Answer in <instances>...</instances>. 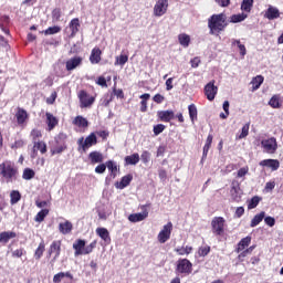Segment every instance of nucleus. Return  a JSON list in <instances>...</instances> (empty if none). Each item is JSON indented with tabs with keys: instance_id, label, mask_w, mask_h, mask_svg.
Returning a JSON list of instances; mask_svg holds the SVG:
<instances>
[{
	"instance_id": "obj_24",
	"label": "nucleus",
	"mask_w": 283,
	"mask_h": 283,
	"mask_svg": "<svg viewBox=\"0 0 283 283\" xmlns=\"http://www.w3.org/2000/svg\"><path fill=\"white\" fill-rule=\"evenodd\" d=\"M73 249L75 251V256L83 255L85 249V240L78 239L73 243Z\"/></svg>"
},
{
	"instance_id": "obj_56",
	"label": "nucleus",
	"mask_w": 283,
	"mask_h": 283,
	"mask_svg": "<svg viewBox=\"0 0 283 283\" xmlns=\"http://www.w3.org/2000/svg\"><path fill=\"white\" fill-rule=\"evenodd\" d=\"M65 140H67V135H65L64 133H60L56 137H55V143L56 144H65Z\"/></svg>"
},
{
	"instance_id": "obj_33",
	"label": "nucleus",
	"mask_w": 283,
	"mask_h": 283,
	"mask_svg": "<svg viewBox=\"0 0 283 283\" xmlns=\"http://www.w3.org/2000/svg\"><path fill=\"white\" fill-rule=\"evenodd\" d=\"M64 277H69V280H72V273L70 272H60L53 276L54 283H61Z\"/></svg>"
},
{
	"instance_id": "obj_37",
	"label": "nucleus",
	"mask_w": 283,
	"mask_h": 283,
	"mask_svg": "<svg viewBox=\"0 0 283 283\" xmlns=\"http://www.w3.org/2000/svg\"><path fill=\"white\" fill-rule=\"evenodd\" d=\"M249 17L247 13H238L230 17V23H242Z\"/></svg>"
},
{
	"instance_id": "obj_21",
	"label": "nucleus",
	"mask_w": 283,
	"mask_h": 283,
	"mask_svg": "<svg viewBox=\"0 0 283 283\" xmlns=\"http://www.w3.org/2000/svg\"><path fill=\"white\" fill-rule=\"evenodd\" d=\"M106 168L109 171L111 178H116L118 175V164H116L114 160H108L106 161Z\"/></svg>"
},
{
	"instance_id": "obj_36",
	"label": "nucleus",
	"mask_w": 283,
	"mask_h": 283,
	"mask_svg": "<svg viewBox=\"0 0 283 283\" xmlns=\"http://www.w3.org/2000/svg\"><path fill=\"white\" fill-rule=\"evenodd\" d=\"M140 161V156L138 154H133L125 157L126 165H137Z\"/></svg>"
},
{
	"instance_id": "obj_62",
	"label": "nucleus",
	"mask_w": 283,
	"mask_h": 283,
	"mask_svg": "<svg viewBox=\"0 0 283 283\" xmlns=\"http://www.w3.org/2000/svg\"><path fill=\"white\" fill-rule=\"evenodd\" d=\"M96 84L101 87H107V80H105L103 76H99L96 81Z\"/></svg>"
},
{
	"instance_id": "obj_20",
	"label": "nucleus",
	"mask_w": 283,
	"mask_h": 283,
	"mask_svg": "<svg viewBox=\"0 0 283 283\" xmlns=\"http://www.w3.org/2000/svg\"><path fill=\"white\" fill-rule=\"evenodd\" d=\"M74 229V226L70 221L61 222L59 224V231L62 233V235H67L72 233V230Z\"/></svg>"
},
{
	"instance_id": "obj_42",
	"label": "nucleus",
	"mask_w": 283,
	"mask_h": 283,
	"mask_svg": "<svg viewBox=\"0 0 283 283\" xmlns=\"http://www.w3.org/2000/svg\"><path fill=\"white\" fill-rule=\"evenodd\" d=\"M241 10L243 12H251V10H253V0H243L241 3Z\"/></svg>"
},
{
	"instance_id": "obj_23",
	"label": "nucleus",
	"mask_w": 283,
	"mask_h": 283,
	"mask_svg": "<svg viewBox=\"0 0 283 283\" xmlns=\"http://www.w3.org/2000/svg\"><path fill=\"white\" fill-rule=\"evenodd\" d=\"M101 54H102L101 49L94 48L91 52V55H90V62L93 65H96V64L101 63Z\"/></svg>"
},
{
	"instance_id": "obj_27",
	"label": "nucleus",
	"mask_w": 283,
	"mask_h": 283,
	"mask_svg": "<svg viewBox=\"0 0 283 283\" xmlns=\"http://www.w3.org/2000/svg\"><path fill=\"white\" fill-rule=\"evenodd\" d=\"M129 182H132V176L127 175L124 176L120 181H117L115 187L116 189H125V187H128Z\"/></svg>"
},
{
	"instance_id": "obj_45",
	"label": "nucleus",
	"mask_w": 283,
	"mask_h": 283,
	"mask_svg": "<svg viewBox=\"0 0 283 283\" xmlns=\"http://www.w3.org/2000/svg\"><path fill=\"white\" fill-rule=\"evenodd\" d=\"M269 105L274 109L282 107V104H280V97L277 95L272 96V98L269 102Z\"/></svg>"
},
{
	"instance_id": "obj_15",
	"label": "nucleus",
	"mask_w": 283,
	"mask_h": 283,
	"mask_svg": "<svg viewBox=\"0 0 283 283\" xmlns=\"http://www.w3.org/2000/svg\"><path fill=\"white\" fill-rule=\"evenodd\" d=\"M15 118H17L18 125L23 127L25 125V123L28 122V118H29L28 111L23 109L21 107H18V111L15 113Z\"/></svg>"
},
{
	"instance_id": "obj_16",
	"label": "nucleus",
	"mask_w": 283,
	"mask_h": 283,
	"mask_svg": "<svg viewBox=\"0 0 283 283\" xmlns=\"http://www.w3.org/2000/svg\"><path fill=\"white\" fill-rule=\"evenodd\" d=\"M261 167H269L272 171L280 169V160L277 159H264L259 163Z\"/></svg>"
},
{
	"instance_id": "obj_25",
	"label": "nucleus",
	"mask_w": 283,
	"mask_h": 283,
	"mask_svg": "<svg viewBox=\"0 0 283 283\" xmlns=\"http://www.w3.org/2000/svg\"><path fill=\"white\" fill-rule=\"evenodd\" d=\"M158 116L164 123H169V120H174L175 114L174 111H161Z\"/></svg>"
},
{
	"instance_id": "obj_7",
	"label": "nucleus",
	"mask_w": 283,
	"mask_h": 283,
	"mask_svg": "<svg viewBox=\"0 0 283 283\" xmlns=\"http://www.w3.org/2000/svg\"><path fill=\"white\" fill-rule=\"evenodd\" d=\"M261 146L266 154H275V151H277V139H275V137L263 139Z\"/></svg>"
},
{
	"instance_id": "obj_50",
	"label": "nucleus",
	"mask_w": 283,
	"mask_h": 283,
	"mask_svg": "<svg viewBox=\"0 0 283 283\" xmlns=\"http://www.w3.org/2000/svg\"><path fill=\"white\" fill-rule=\"evenodd\" d=\"M128 220L129 222H143V214L142 212L129 214Z\"/></svg>"
},
{
	"instance_id": "obj_63",
	"label": "nucleus",
	"mask_w": 283,
	"mask_h": 283,
	"mask_svg": "<svg viewBox=\"0 0 283 283\" xmlns=\"http://www.w3.org/2000/svg\"><path fill=\"white\" fill-rule=\"evenodd\" d=\"M191 67H198V65H200V57H193L191 61Z\"/></svg>"
},
{
	"instance_id": "obj_64",
	"label": "nucleus",
	"mask_w": 283,
	"mask_h": 283,
	"mask_svg": "<svg viewBox=\"0 0 283 283\" xmlns=\"http://www.w3.org/2000/svg\"><path fill=\"white\" fill-rule=\"evenodd\" d=\"M23 255V249H18L12 252L13 258H21Z\"/></svg>"
},
{
	"instance_id": "obj_55",
	"label": "nucleus",
	"mask_w": 283,
	"mask_h": 283,
	"mask_svg": "<svg viewBox=\"0 0 283 283\" xmlns=\"http://www.w3.org/2000/svg\"><path fill=\"white\" fill-rule=\"evenodd\" d=\"M249 136V124H245L242 129L241 134L239 135V139L247 138Z\"/></svg>"
},
{
	"instance_id": "obj_9",
	"label": "nucleus",
	"mask_w": 283,
	"mask_h": 283,
	"mask_svg": "<svg viewBox=\"0 0 283 283\" xmlns=\"http://www.w3.org/2000/svg\"><path fill=\"white\" fill-rule=\"evenodd\" d=\"M211 227L216 235H222L224 233V218L216 217L211 222Z\"/></svg>"
},
{
	"instance_id": "obj_1",
	"label": "nucleus",
	"mask_w": 283,
	"mask_h": 283,
	"mask_svg": "<svg viewBox=\"0 0 283 283\" xmlns=\"http://www.w3.org/2000/svg\"><path fill=\"white\" fill-rule=\"evenodd\" d=\"M0 178L4 182H14L19 178V168L11 160H4L0 164Z\"/></svg>"
},
{
	"instance_id": "obj_32",
	"label": "nucleus",
	"mask_w": 283,
	"mask_h": 283,
	"mask_svg": "<svg viewBox=\"0 0 283 283\" xmlns=\"http://www.w3.org/2000/svg\"><path fill=\"white\" fill-rule=\"evenodd\" d=\"M188 112L191 123H196V120H198V107H196V104H190L188 106Z\"/></svg>"
},
{
	"instance_id": "obj_2",
	"label": "nucleus",
	"mask_w": 283,
	"mask_h": 283,
	"mask_svg": "<svg viewBox=\"0 0 283 283\" xmlns=\"http://www.w3.org/2000/svg\"><path fill=\"white\" fill-rule=\"evenodd\" d=\"M229 23L227 22V15L224 13L212 14L208 19V28L210 34L218 36L221 32H224Z\"/></svg>"
},
{
	"instance_id": "obj_43",
	"label": "nucleus",
	"mask_w": 283,
	"mask_h": 283,
	"mask_svg": "<svg viewBox=\"0 0 283 283\" xmlns=\"http://www.w3.org/2000/svg\"><path fill=\"white\" fill-rule=\"evenodd\" d=\"M128 61L129 56L122 53L120 55L115 57V65H120V67H123V65H125V63H127Z\"/></svg>"
},
{
	"instance_id": "obj_47",
	"label": "nucleus",
	"mask_w": 283,
	"mask_h": 283,
	"mask_svg": "<svg viewBox=\"0 0 283 283\" xmlns=\"http://www.w3.org/2000/svg\"><path fill=\"white\" fill-rule=\"evenodd\" d=\"M34 176H35V172L32 169L25 168L23 170V174H22L23 180H32V178H34Z\"/></svg>"
},
{
	"instance_id": "obj_3",
	"label": "nucleus",
	"mask_w": 283,
	"mask_h": 283,
	"mask_svg": "<svg viewBox=\"0 0 283 283\" xmlns=\"http://www.w3.org/2000/svg\"><path fill=\"white\" fill-rule=\"evenodd\" d=\"M98 138L96 137L95 133H91L86 138L81 137L77 139V151L84 153L90 149V147H94V145H97Z\"/></svg>"
},
{
	"instance_id": "obj_12",
	"label": "nucleus",
	"mask_w": 283,
	"mask_h": 283,
	"mask_svg": "<svg viewBox=\"0 0 283 283\" xmlns=\"http://www.w3.org/2000/svg\"><path fill=\"white\" fill-rule=\"evenodd\" d=\"M205 94L208 101H213L216 98V94H218V86H216V81H211L205 86Z\"/></svg>"
},
{
	"instance_id": "obj_44",
	"label": "nucleus",
	"mask_w": 283,
	"mask_h": 283,
	"mask_svg": "<svg viewBox=\"0 0 283 283\" xmlns=\"http://www.w3.org/2000/svg\"><path fill=\"white\" fill-rule=\"evenodd\" d=\"M50 213L49 209H42L40 212L36 213L34 220L35 222H43L45 220V217Z\"/></svg>"
},
{
	"instance_id": "obj_61",
	"label": "nucleus",
	"mask_w": 283,
	"mask_h": 283,
	"mask_svg": "<svg viewBox=\"0 0 283 283\" xmlns=\"http://www.w3.org/2000/svg\"><path fill=\"white\" fill-rule=\"evenodd\" d=\"M210 251H211V248H209V247L201 248V249H199V255L205 258L206 255H209Z\"/></svg>"
},
{
	"instance_id": "obj_11",
	"label": "nucleus",
	"mask_w": 283,
	"mask_h": 283,
	"mask_svg": "<svg viewBox=\"0 0 283 283\" xmlns=\"http://www.w3.org/2000/svg\"><path fill=\"white\" fill-rule=\"evenodd\" d=\"M53 259L51 260L52 264L56 260H59V256L61 255V241H53L49 248V255H53Z\"/></svg>"
},
{
	"instance_id": "obj_28",
	"label": "nucleus",
	"mask_w": 283,
	"mask_h": 283,
	"mask_svg": "<svg viewBox=\"0 0 283 283\" xmlns=\"http://www.w3.org/2000/svg\"><path fill=\"white\" fill-rule=\"evenodd\" d=\"M73 125H76V127L85 128L90 125V122H87V118L78 115L73 119Z\"/></svg>"
},
{
	"instance_id": "obj_35",
	"label": "nucleus",
	"mask_w": 283,
	"mask_h": 283,
	"mask_svg": "<svg viewBox=\"0 0 283 283\" xmlns=\"http://www.w3.org/2000/svg\"><path fill=\"white\" fill-rule=\"evenodd\" d=\"M175 251L177 252V255H189L191 251H193V248L190 245L179 247L176 248Z\"/></svg>"
},
{
	"instance_id": "obj_51",
	"label": "nucleus",
	"mask_w": 283,
	"mask_h": 283,
	"mask_svg": "<svg viewBox=\"0 0 283 283\" xmlns=\"http://www.w3.org/2000/svg\"><path fill=\"white\" fill-rule=\"evenodd\" d=\"M63 15V12L61 11V8H55L52 11V19L53 21H61V17Z\"/></svg>"
},
{
	"instance_id": "obj_19",
	"label": "nucleus",
	"mask_w": 283,
	"mask_h": 283,
	"mask_svg": "<svg viewBox=\"0 0 283 283\" xmlns=\"http://www.w3.org/2000/svg\"><path fill=\"white\" fill-rule=\"evenodd\" d=\"M17 238V232L14 231H3L0 233V243L8 244L10 240Z\"/></svg>"
},
{
	"instance_id": "obj_30",
	"label": "nucleus",
	"mask_w": 283,
	"mask_h": 283,
	"mask_svg": "<svg viewBox=\"0 0 283 283\" xmlns=\"http://www.w3.org/2000/svg\"><path fill=\"white\" fill-rule=\"evenodd\" d=\"M266 216V212L261 211L259 214H255L253 217V219L251 220L250 227L253 229L254 227H258V224H260V222H262L264 220Z\"/></svg>"
},
{
	"instance_id": "obj_48",
	"label": "nucleus",
	"mask_w": 283,
	"mask_h": 283,
	"mask_svg": "<svg viewBox=\"0 0 283 283\" xmlns=\"http://www.w3.org/2000/svg\"><path fill=\"white\" fill-rule=\"evenodd\" d=\"M43 32L46 36H50L52 34H59V32H61V27H50Z\"/></svg>"
},
{
	"instance_id": "obj_59",
	"label": "nucleus",
	"mask_w": 283,
	"mask_h": 283,
	"mask_svg": "<svg viewBox=\"0 0 283 283\" xmlns=\"http://www.w3.org/2000/svg\"><path fill=\"white\" fill-rule=\"evenodd\" d=\"M263 219H264L265 224H268V227H275V218L265 217Z\"/></svg>"
},
{
	"instance_id": "obj_14",
	"label": "nucleus",
	"mask_w": 283,
	"mask_h": 283,
	"mask_svg": "<svg viewBox=\"0 0 283 283\" xmlns=\"http://www.w3.org/2000/svg\"><path fill=\"white\" fill-rule=\"evenodd\" d=\"M264 18L269 19V21H275V19H280V9L270 4L264 13Z\"/></svg>"
},
{
	"instance_id": "obj_13",
	"label": "nucleus",
	"mask_w": 283,
	"mask_h": 283,
	"mask_svg": "<svg viewBox=\"0 0 283 283\" xmlns=\"http://www.w3.org/2000/svg\"><path fill=\"white\" fill-rule=\"evenodd\" d=\"M230 193L234 202H240V200H242V189H240V182L232 181Z\"/></svg>"
},
{
	"instance_id": "obj_53",
	"label": "nucleus",
	"mask_w": 283,
	"mask_h": 283,
	"mask_svg": "<svg viewBox=\"0 0 283 283\" xmlns=\"http://www.w3.org/2000/svg\"><path fill=\"white\" fill-rule=\"evenodd\" d=\"M260 205V197H253L248 205V209H255Z\"/></svg>"
},
{
	"instance_id": "obj_31",
	"label": "nucleus",
	"mask_w": 283,
	"mask_h": 283,
	"mask_svg": "<svg viewBox=\"0 0 283 283\" xmlns=\"http://www.w3.org/2000/svg\"><path fill=\"white\" fill-rule=\"evenodd\" d=\"M36 151L45 154L48 151V145H45L44 142H35L33 145V154H36Z\"/></svg>"
},
{
	"instance_id": "obj_54",
	"label": "nucleus",
	"mask_w": 283,
	"mask_h": 283,
	"mask_svg": "<svg viewBox=\"0 0 283 283\" xmlns=\"http://www.w3.org/2000/svg\"><path fill=\"white\" fill-rule=\"evenodd\" d=\"M249 174V166L242 167L238 170L237 178H244Z\"/></svg>"
},
{
	"instance_id": "obj_26",
	"label": "nucleus",
	"mask_w": 283,
	"mask_h": 283,
	"mask_svg": "<svg viewBox=\"0 0 283 283\" xmlns=\"http://www.w3.org/2000/svg\"><path fill=\"white\" fill-rule=\"evenodd\" d=\"M46 124L49 132H52V129H54V127L59 125V119H56V117L51 113H46Z\"/></svg>"
},
{
	"instance_id": "obj_6",
	"label": "nucleus",
	"mask_w": 283,
	"mask_h": 283,
	"mask_svg": "<svg viewBox=\"0 0 283 283\" xmlns=\"http://www.w3.org/2000/svg\"><path fill=\"white\" fill-rule=\"evenodd\" d=\"M171 231H174V223L169 221L167 224L163 227L159 231L157 239L160 244H165L171 238Z\"/></svg>"
},
{
	"instance_id": "obj_4",
	"label": "nucleus",
	"mask_w": 283,
	"mask_h": 283,
	"mask_svg": "<svg viewBox=\"0 0 283 283\" xmlns=\"http://www.w3.org/2000/svg\"><path fill=\"white\" fill-rule=\"evenodd\" d=\"M193 271V264L188 259H179L177 261L176 273H180L181 275H191Z\"/></svg>"
},
{
	"instance_id": "obj_17",
	"label": "nucleus",
	"mask_w": 283,
	"mask_h": 283,
	"mask_svg": "<svg viewBox=\"0 0 283 283\" xmlns=\"http://www.w3.org/2000/svg\"><path fill=\"white\" fill-rule=\"evenodd\" d=\"M95 233L104 241V244L112 243V237H109V231L107 228H97Z\"/></svg>"
},
{
	"instance_id": "obj_22",
	"label": "nucleus",
	"mask_w": 283,
	"mask_h": 283,
	"mask_svg": "<svg viewBox=\"0 0 283 283\" xmlns=\"http://www.w3.org/2000/svg\"><path fill=\"white\" fill-rule=\"evenodd\" d=\"M69 28L71 30V38L74 39L76 34H78V28H81V22L78 21V18H74L71 20Z\"/></svg>"
},
{
	"instance_id": "obj_41",
	"label": "nucleus",
	"mask_w": 283,
	"mask_h": 283,
	"mask_svg": "<svg viewBox=\"0 0 283 283\" xmlns=\"http://www.w3.org/2000/svg\"><path fill=\"white\" fill-rule=\"evenodd\" d=\"M43 253H45V243L41 242L34 253L35 260H41V258L43 256Z\"/></svg>"
},
{
	"instance_id": "obj_49",
	"label": "nucleus",
	"mask_w": 283,
	"mask_h": 283,
	"mask_svg": "<svg viewBox=\"0 0 283 283\" xmlns=\"http://www.w3.org/2000/svg\"><path fill=\"white\" fill-rule=\"evenodd\" d=\"M166 129V126L164 124H157L154 126L153 132L154 136H160Z\"/></svg>"
},
{
	"instance_id": "obj_58",
	"label": "nucleus",
	"mask_w": 283,
	"mask_h": 283,
	"mask_svg": "<svg viewBox=\"0 0 283 283\" xmlns=\"http://www.w3.org/2000/svg\"><path fill=\"white\" fill-rule=\"evenodd\" d=\"M106 170H107V164H99L95 168V174H103Z\"/></svg>"
},
{
	"instance_id": "obj_40",
	"label": "nucleus",
	"mask_w": 283,
	"mask_h": 283,
	"mask_svg": "<svg viewBox=\"0 0 283 283\" xmlns=\"http://www.w3.org/2000/svg\"><path fill=\"white\" fill-rule=\"evenodd\" d=\"M20 200H21V192H19V190H12L10 192L11 205H17Z\"/></svg>"
},
{
	"instance_id": "obj_60",
	"label": "nucleus",
	"mask_w": 283,
	"mask_h": 283,
	"mask_svg": "<svg viewBox=\"0 0 283 283\" xmlns=\"http://www.w3.org/2000/svg\"><path fill=\"white\" fill-rule=\"evenodd\" d=\"M31 136H32V138H33V143H38V142H36L38 138H41V130H39V129H33V130L31 132Z\"/></svg>"
},
{
	"instance_id": "obj_38",
	"label": "nucleus",
	"mask_w": 283,
	"mask_h": 283,
	"mask_svg": "<svg viewBox=\"0 0 283 283\" xmlns=\"http://www.w3.org/2000/svg\"><path fill=\"white\" fill-rule=\"evenodd\" d=\"M250 244H251V237L243 238L238 244V253H240V251H244V249H247V247H249Z\"/></svg>"
},
{
	"instance_id": "obj_34",
	"label": "nucleus",
	"mask_w": 283,
	"mask_h": 283,
	"mask_svg": "<svg viewBox=\"0 0 283 283\" xmlns=\"http://www.w3.org/2000/svg\"><path fill=\"white\" fill-rule=\"evenodd\" d=\"M112 101H114V94L112 93H106L99 101V104L103 107H108L109 104L112 103Z\"/></svg>"
},
{
	"instance_id": "obj_39",
	"label": "nucleus",
	"mask_w": 283,
	"mask_h": 283,
	"mask_svg": "<svg viewBox=\"0 0 283 283\" xmlns=\"http://www.w3.org/2000/svg\"><path fill=\"white\" fill-rule=\"evenodd\" d=\"M263 83H264V76L258 75L253 77V80L251 81V84L253 85V91L260 90V85H262Z\"/></svg>"
},
{
	"instance_id": "obj_29",
	"label": "nucleus",
	"mask_w": 283,
	"mask_h": 283,
	"mask_svg": "<svg viewBox=\"0 0 283 283\" xmlns=\"http://www.w3.org/2000/svg\"><path fill=\"white\" fill-rule=\"evenodd\" d=\"M178 41L182 48H189V43H191V36L187 33H180L178 35Z\"/></svg>"
},
{
	"instance_id": "obj_18",
	"label": "nucleus",
	"mask_w": 283,
	"mask_h": 283,
	"mask_svg": "<svg viewBox=\"0 0 283 283\" xmlns=\"http://www.w3.org/2000/svg\"><path fill=\"white\" fill-rule=\"evenodd\" d=\"M88 160L91 161V165H98L99 163H103L105 158L103 157V153L94 150L88 154Z\"/></svg>"
},
{
	"instance_id": "obj_8",
	"label": "nucleus",
	"mask_w": 283,
	"mask_h": 283,
	"mask_svg": "<svg viewBox=\"0 0 283 283\" xmlns=\"http://www.w3.org/2000/svg\"><path fill=\"white\" fill-rule=\"evenodd\" d=\"M81 65H83V57L78 55L70 57L65 62L66 72H74V70H76V67H81Z\"/></svg>"
},
{
	"instance_id": "obj_57",
	"label": "nucleus",
	"mask_w": 283,
	"mask_h": 283,
	"mask_svg": "<svg viewBox=\"0 0 283 283\" xmlns=\"http://www.w3.org/2000/svg\"><path fill=\"white\" fill-rule=\"evenodd\" d=\"M56 92H52L51 95L46 98V103L48 105H54L55 101H56Z\"/></svg>"
},
{
	"instance_id": "obj_52",
	"label": "nucleus",
	"mask_w": 283,
	"mask_h": 283,
	"mask_svg": "<svg viewBox=\"0 0 283 283\" xmlns=\"http://www.w3.org/2000/svg\"><path fill=\"white\" fill-rule=\"evenodd\" d=\"M143 163H144V165H147L148 167H151V154H149L148 151H144Z\"/></svg>"
},
{
	"instance_id": "obj_10",
	"label": "nucleus",
	"mask_w": 283,
	"mask_h": 283,
	"mask_svg": "<svg viewBox=\"0 0 283 283\" xmlns=\"http://www.w3.org/2000/svg\"><path fill=\"white\" fill-rule=\"evenodd\" d=\"M167 8H169L168 0H158L154 7L155 17H163V14H166Z\"/></svg>"
},
{
	"instance_id": "obj_5",
	"label": "nucleus",
	"mask_w": 283,
	"mask_h": 283,
	"mask_svg": "<svg viewBox=\"0 0 283 283\" xmlns=\"http://www.w3.org/2000/svg\"><path fill=\"white\" fill-rule=\"evenodd\" d=\"M77 97H78V101H80L81 109L92 107V105H94V102L96 101V97L90 95L85 91H80L78 94H77Z\"/></svg>"
},
{
	"instance_id": "obj_46",
	"label": "nucleus",
	"mask_w": 283,
	"mask_h": 283,
	"mask_svg": "<svg viewBox=\"0 0 283 283\" xmlns=\"http://www.w3.org/2000/svg\"><path fill=\"white\" fill-rule=\"evenodd\" d=\"M65 149H67V146L65 145V143L57 144V146L51 150V154H52V156H54L56 154H63V151H65Z\"/></svg>"
}]
</instances>
